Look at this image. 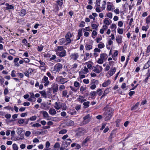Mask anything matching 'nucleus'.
Segmentation results:
<instances>
[{"label": "nucleus", "mask_w": 150, "mask_h": 150, "mask_svg": "<svg viewBox=\"0 0 150 150\" xmlns=\"http://www.w3.org/2000/svg\"><path fill=\"white\" fill-rule=\"evenodd\" d=\"M98 93V95L99 96H100L102 95L103 93V92L102 91V90L101 89L99 88L97 90L96 93Z\"/></svg>", "instance_id": "473e14b6"}, {"label": "nucleus", "mask_w": 150, "mask_h": 150, "mask_svg": "<svg viewBox=\"0 0 150 150\" xmlns=\"http://www.w3.org/2000/svg\"><path fill=\"white\" fill-rule=\"evenodd\" d=\"M112 109L111 108H109L104 112L103 115L105 117V121H108L110 120L112 116Z\"/></svg>", "instance_id": "f257e3e1"}, {"label": "nucleus", "mask_w": 150, "mask_h": 150, "mask_svg": "<svg viewBox=\"0 0 150 150\" xmlns=\"http://www.w3.org/2000/svg\"><path fill=\"white\" fill-rule=\"evenodd\" d=\"M103 59L100 58V59H98V60L97 62L99 64H102L103 62Z\"/></svg>", "instance_id": "bf43d9fd"}, {"label": "nucleus", "mask_w": 150, "mask_h": 150, "mask_svg": "<svg viewBox=\"0 0 150 150\" xmlns=\"http://www.w3.org/2000/svg\"><path fill=\"white\" fill-rule=\"evenodd\" d=\"M41 126V125L40 124L37 123L35 124H34L33 125V127H40Z\"/></svg>", "instance_id": "5fc2aeb1"}, {"label": "nucleus", "mask_w": 150, "mask_h": 150, "mask_svg": "<svg viewBox=\"0 0 150 150\" xmlns=\"http://www.w3.org/2000/svg\"><path fill=\"white\" fill-rule=\"evenodd\" d=\"M84 74H86L88 71V69L86 67H84V69H83L81 71Z\"/></svg>", "instance_id": "7c9ffc66"}, {"label": "nucleus", "mask_w": 150, "mask_h": 150, "mask_svg": "<svg viewBox=\"0 0 150 150\" xmlns=\"http://www.w3.org/2000/svg\"><path fill=\"white\" fill-rule=\"evenodd\" d=\"M146 23L148 24L150 22V15L148 16L146 19Z\"/></svg>", "instance_id": "09e8293b"}, {"label": "nucleus", "mask_w": 150, "mask_h": 150, "mask_svg": "<svg viewBox=\"0 0 150 150\" xmlns=\"http://www.w3.org/2000/svg\"><path fill=\"white\" fill-rule=\"evenodd\" d=\"M116 71V69L114 67L113 69H111V70L109 74L110 76H112L115 73Z\"/></svg>", "instance_id": "6ab92c4d"}, {"label": "nucleus", "mask_w": 150, "mask_h": 150, "mask_svg": "<svg viewBox=\"0 0 150 150\" xmlns=\"http://www.w3.org/2000/svg\"><path fill=\"white\" fill-rule=\"evenodd\" d=\"M47 75L50 78L51 80H53L54 79V77L51 75V74L50 72H47Z\"/></svg>", "instance_id": "c756f323"}, {"label": "nucleus", "mask_w": 150, "mask_h": 150, "mask_svg": "<svg viewBox=\"0 0 150 150\" xmlns=\"http://www.w3.org/2000/svg\"><path fill=\"white\" fill-rule=\"evenodd\" d=\"M25 120L23 119H20L18 121V122L20 125L23 124Z\"/></svg>", "instance_id": "e433bc0d"}, {"label": "nucleus", "mask_w": 150, "mask_h": 150, "mask_svg": "<svg viewBox=\"0 0 150 150\" xmlns=\"http://www.w3.org/2000/svg\"><path fill=\"white\" fill-rule=\"evenodd\" d=\"M60 146V145L59 144V143L58 142H57L54 145V148H59Z\"/></svg>", "instance_id": "6e6d98bb"}, {"label": "nucleus", "mask_w": 150, "mask_h": 150, "mask_svg": "<svg viewBox=\"0 0 150 150\" xmlns=\"http://www.w3.org/2000/svg\"><path fill=\"white\" fill-rule=\"evenodd\" d=\"M82 29L79 30L78 34L77 35L78 38L77 39V40H79L81 37L82 36Z\"/></svg>", "instance_id": "a211bd4d"}, {"label": "nucleus", "mask_w": 150, "mask_h": 150, "mask_svg": "<svg viewBox=\"0 0 150 150\" xmlns=\"http://www.w3.org/2000/svg\"><path fill=\"white\" fill-rule=\"evenodd\" d=\"M110 81L109 80H108L103 84L102 86L104 87H106L109 84H110Z\"/></svg>", "instance_id": "ddd939ff"}, {"label": "nucleus", "mask_w": 150, "mask_h": 150, "mask_svg": "<svg viewBox=\"0 0 150 150\" xmlns=\"http://www.w3.org/2000/svg\"><path fill=\"white\" fill-rule=\"evenodd\" d=\"M65 80V79L62 77V76H61L60 77V79L59 80V82L62 84H64L65 83H66L67 81L64 82Z\"/></svg>", "instance_id": "b1692460"}, {"label": "nucleus", "mask_w": 150, "mask_h": 150, "mask_svg": "<svg viewBox=\"0 0 150 150\" xmlns=\"http://www.w3.org/2000/svg\"><path fill=\"white\" fill-rule=\"evenodd\" d=\"M66 52L65 50H64L60 52L57 53V55L62 57L65 56L66 55Z\"/></svg>", "instance_id": "9d476101"}, {"label": "nucleus", "mask_w": 150, "mask_h": 150, "mask_svg": "<svg viewBox=\"0 0 150 150\" xmlns=\"http://www.w3.org/2000/svg\"><path fill=\"white\" fill-rule=\"evenodd\" d=\"M65 38V40H66V41L67 42V43L66 44V45L69 44L71 43V40L70 39V38Z\"/></svg>", "instance_id": "a18cd8bd"}, {"label": "nucleus", "mask_w": 150, "mask_h": 150, "mask_svg": "<svg viewBox=\"0 0 150 150\" xmlns=\"http://www.w3.org/2000/svg\"><path fill=\"white\" fill-rule=\"evenodd\" d=\"M86 49L87 50H89L92 49V46L91 45L86 44L85 46Z\"/></svg>", "instance_id": "aec40b11"}, {"label": "nucleus", "mask_w": 150, "mask_h": 150, "mask_svg": "<svg viewBox=\"0 0 150 150\" xmlns=\"http://www.w3.org/2000/svg\"><path fill=\"white\" fill-rule=\"evenodd\" d=\"M98 65H96L95 67V69L93 70V71H94V72L97 73H100L99 69H98Z\"/></svg>", "instance_id": "5701e85b"}, {"label": "nucleus", "mask_w": 150, "mask_h": 150, "mask_svg": "<svg viewBox=\"0 0 150 150\" xmlns=\"http://www.w3.org/2000/svg\"><path fill=\"white\" fill-rule=\"evenodd\" d=\"M12 146L14 150H18V148L16 144H13Z\"/></svg>", "instance_id": "4c0bfd02"}, {"label": "nucleus", "mask_w": 150, "mask_h": 150, "mask_svg": "<svg viewBox=\"0 0 150 150\" xmlns=\"http://www.w3.org/2000/svg\"><path fill=\"white\" fill-rule=\"evenodd\" d=\"M98 25H97L96 24H92V27L93 29L97 30V28L98 27Z\"/></svg>", "instance_id": "8fccbe9b"}, {"label": "nucleus", "mask_w": 150, "mask_h": 150, "mask_svg": "<svg viewBox=\"0 0 150 150\" xmlns=\"http://www.w3.org/2000/svg\"><path fill=\"white\" fill-rule=\"evenodd\" d=\"M83 82L86 84H88L89 83V81L88 79H84L83 80Z\"/></svg>", "instance_id": "338daca9"}, {"label": "nucleus", "mask_w": 150, "mask_h": 150, "mask_svg": "<svg viewBox=\"0 0 150 150\" xmlns=\"http://www.w3.org/2000/svg\"><path fill=\"white\" fill-rule=\"evenodd\" d=\"M42 81L45 83L44 86H46L49 84L50 81L48 80V78L46 76H44L42 79Z\"/></svg>", "instance_id": "423d86ee"}, {"label": "nucleus", "mask_w": 150, "mask_h": 150, "mask_svg": "<svg viewBox=\"0 0 150 150\" xmlns=\"http://www.w3.org/2000/svg\"><path fill=\"white\" fill-rule=\"evenodd\" d=\"M86 89V87H83V86H81L80 88V90L81 92H83L85 91Z\"/></svg>", "instance_id": "4d7b16f0"}, {"label": "nucleus", "mask_w": 150, "mask_h": 150, "mask_svg": "<svg viewBox=\"0 0 150 150\" xmlns=\"http://www.w3.org/2000/svg\"><path fill=\"white\" fill-rule=\"evenodd\" d=\"M67 125L69 126H73L74 125V122L72 120H69L67 122Z\"/></svg>", "instance_id": "f3484780"}, {"label": "nucleus", "mask_w": 150, "mask_h": 150, "mask_svg": "<svg viewBox=\"0 0 150 150\" xmlns=\"http://www.w3.org/2000/svg\"><path fill=\"white\" fill-rule=\"evenodd\" d=\"M100 0H97L96 1V6H100Z\"/></svg>", "instance_id": "13d9d810"}, {"label": "nucleus", "mask_w": 150, "mask_h": 150, "mask_svg": "<svg viewBox=\"0 0 150 150\" xmlns=\"http://www.w3.org/2000/svg\"><path fill=\"white\" fill-rule=\"evenodd\" d=\"M107 17L110 18H112V13H107Z\"/></svg>", "instance_id": "774afa93"}, {"label": "nucleus", "mask_w": 150, "mask_h": 150, "mask_svg": "<svg viewBox=\"0 0 150 150\" xmlns=\"http://www.w3.org/2000/svg\"><path fill=\"white\" fill-rule=\"evenodd\" d=\"M37 117L36 116H32L30 118H29V120L31 121H34L36 119Z\"/></svg>", "instance_id": "de8ad7c7"}, {"label": "nucleus", "mask_w": 150, "mask_h": 150, "mask_svg": "<svg viewBox=\"0 0 150 150\" xmlns=\"http://www.w3.org/2000/svg\"><path fill=\"white\" fill-rule=\"evenodd\" d=\"M109 92V89L108 88L106 89L104 91L103 94L102 95L101 97V98L104 97L106 96Z\"/></svg>", "instance_id": "4468645a"}, {"label": "nucleus", "mask_w": 150, "mask_h": 150, "mask_svg": "<svg viewBox=\"0 0 150 150\" xmlns=\"http://www.w3.org/2000/svg\"><path fill=\"white\" fill-rule=\"evenodd\" d=\"M67 132V130L65 129H63L59 131V134H63L66 133Z\"/></svg>", "instance_id": "c9c22d12"}, {"label": "nucleus", "mask_w": 150, "mask_h": 150, "mask_svg": "<svg viewBox=\"0 0 150 150\" xmlns=\"http://www.w3.org/2000/svg\"><path fill=\"white\" fill-rule=\"evenodd\" d=\"M23 131V129L21 128H18L17 129L16 132L19 135H21Z\"/></svg>", "instance_id": "dca6fc26"}, {"label": "nucleus", "mask_w": 150, "mask_h": 150, "mask_svg": "<svg viewBox=\"0 0 150 150\" xmlns=\"http://www.w3.org/2000/svg\"><path fill=\"white\" fill-rule=\"evenodd\" d=\"M104 23L106 25H109L110 24V22L108 18H106L104 21Z\"/></svg>", "instance_id": "2f4dec72"}, {"label": "nucleus", "mask_w": 150, "mask_h": 150, "mask_svg": "<svg viewBox=\"0 0 150 150\" xmlns=\"http://www.w3.org/2000/svg\"><path fill=\"white\" fill-rule=\"evenodd\" d=\"M74 86L76 87L79 88L80 86V83L77 81H75L74 83Z\"/></svg>", "instance_id": "49530a36"}, {"label": "nucleus", "mask_w": 150, "mask_h": 150, "mask_svg": "<svg viewBox=\"0 0 150 150\" xmlns=\"http://www.w3.org/2000/svg\"><path fill=\"white\" fill-rule=\"evenodd\" d=\"M47 107L48 108L49 107L45 103H41V108L42 109H44L45 108Z\"/></svg>", "instance_id": "393cba45"}, {"label": "nucleus", "mask_w": 150, "mask_h": 150, "mask_svg": "<svg viewBox=\"0 0 150 150\" xmlns=\"http://www.w3.org/2000/svg\"><path fill=\"white\" fill-rule=\"evenodd\" d=\"M116 41L118 43H121L122 38L120 36H117L116 38Z\"/></svg>", "instance_id": "2eb2a0df"}, {"label": "nucleus", "mask_w": 150, "mask_h": 150, "mask_svg": "<svg viewBox=\"0 0 150 150\" xmlns=\"http://www.w3.org/2000/svg\"><path fill=\"white\" fill-rule=\"evenodd\" d=\"M45 133V132L43 130H42L40 132L39 131H38L35 132V134H43Z\"/></svg>", "instance_id": "a19ab883"}, {"label": "nucleus", "mask_w": 150, "mask_h": 150, "mask_svg": "<svg viewBox=\"0 0 150 150\" xmlns=\"http://www.w3.org/2000/svg\"><path fill=\"white\" fill-rule=\"evenodd\" d=\"M79 57V55L78 53H73L70 56L71 59L75 60H76Z\"/></svg>", "instance_id": "0eeeda50"}, {"label": "nucleus", "mask_w": 150, "mask_h": 150, "mask_svg": "<svg viewBox=\"0 0 150 150\" xmlns=\"http://www.w3.org/2000/svg\"><path fill=\"white\" fill-rule=\"evenodd\" d=\"M49 112L50 114L52 115H54L57 113L55 110L52 108H51L50 109Z\"/></svg>", "instance_id": "1a4fd4ad"}, {"label": "nucleus", "mask_w": 150, "mask_h": 150, "mask_svg": "<svg viewBox=\"0 0 150 150\" xmlns=\"http://www.w3.org/2000/svg\"><path fill=\"white\" fill-rule=\"evenodd\" d=\"M14 6L12 5H8V6L6 7V9L8 10V9H14Z\"/></svg>", "instance_id": "f704fd0d"}, {"label": "nucleus", "mask_w": 150, "mask_h": 150, "mask_svg": "<svg viewBox=\"0 0 150 150\" xmlns=\"http://www.w3.org/2000/svg\"><path fill=\"white\" fill-rule=\"evenodd\" d=\"M149 28V27L148 26H143L142 27V30H145L146 31Z\"/></svg>", "instance_id": "3c124183"}, {"label": "nucleus", "mask_w": 150, "mask_h": 150, "mask_svg": "<svg viewBox=\"0 0 150 150\" xmlns=\"http://www.w3.org/2000/svg\"><path fill=\"white\" fill-rule=\"evenodd\" d=\"M26 13V11L24 9H22L21 10L20 15L21 16H23Z\"/></svg>", "instance_id": "cd10ccee"}, {"label": "nucleus", "mask_w": 150, "mask_h": 150, "mask_svg": "<svg viewBox=\"0 0 150 150\" xmlns=\"http://www.w3.org/2000/svg\"><path fill=\"white\" fill-rule=\"evenodd\" d=\"M17 75L20 77L21 78H22L24 76V74L21 73H17Z\"/></svg>", "instance_id": "e2e57ef3"}, {"label": "nucleus", "mask_w": 150, "mask_h": 150, "mask_svg": "<svg viewBox=\"0 0 150 150\" xmlns=\"http://www.w3.org/2000/svg\"><path fill=\"white\" fill-rule=\"evenodd\" d=\"M9 52L10 54L14 55L15 54L16 52L14 50L11 49L9 50Z\"/></svg>", "instance_id": "37998d69"}, {"label": "nucleus", "mask_w": 150, "mask_h": 150, "mask_svg": "<svg viewBox=\"0 0 150 150\" xmlns=\"http://www.w3.org/2000/svg\"><path fill=\"white\" fill-rule=\"evenodd\" d=\"M62 68V65L59 64L58 65H55L54 66V69H57V70H59Z\"/></svg>", "instance_id": "a878e982"}, {"label": "nucleus", "mask_w": 150, "mask_h": 150, "mask_svg": "<svg viewBox=\"0 0 150 150\" xmlns=\"http://www.w3.org/2000/svg\"><path fill=\"white\" fill-rule=\"evenodd\" d=\"M100 57L103 60H105L108 58V56L106 54L103 53L100 54Z\"/></svg>", "instance_id": "f8f14e48"}, {"label": "nucleus", "mask_w": 150, "mask_h": 150, "mask_svg": "<svg viewBox=\"0 0 150 150\" xmlns=\"http://www.w3.org/2000/svg\"><path fill=\"white\" fill-rule=\"evenodd\" d=\"M67 141L65 142L68 145H69L71 142V141L70 139H68L67 140Z\"/></svg>", "instance_id": "864d4df0"}, {"label": "nucleus", "mask_w": 150, "mask_h": 150, "mask_svg": "<svg viewBox=\"0 0 150 150\" xmlns=\"http://www.w3.org/2000/svg\"><path fill=\"white\" fill-rule=\"evenodd\" d=\"M42 114L44 117L46 118L48 117V114L46 111H42Z\"/></svg>", "instance_id": "bb28decb"}, {"label": "nucleus", "mask_w": 150, "mask_h": 150, "mask_svg": "<svg viewBox=\"0 0 150 150\" xmlns=\"http://www.w3.org/2000/svg\"><path fill=\"white\" fill-rule=\"evenodd\" d=\"M110 28L111 29H112L114 28L115 29L116 28V26L115 24H112L110 26Z\"/></svg>", "instance_id": "680f3d73"}, {"label": "nucleus", "mask_w": 150, "mask_h": 150, "mask_svg": "<svg viewBox=\"0 0 150 150\" xmlns=\"http://www.w3.org/2000/svg\"><path fill=\"white\" fill-rule=\"evenodd\" d=\"M89 119H90V115L88 114L83 117V120L81 123V125H85L88 123L90 121Z\"/></svg>", "instance_id": "f03ea898"}, {"label": "nucleus", "mask_w": 150, "mask_h": 150, "mask_svg": "<svg viewBox=\"0 0 150 150\" xmlns=\"http://www.w3.org/2000/svg\"><path fill=\"white\" fill-rule=\"evenodd\" d=\"M87 132V130L84 129L79 128L76 134L77 136H80L83 135L84 133Z\"/></svg>", "instance_id": "20e7f679"}, {"label": "nucleus", "mask_w": 150, "mask_h": 150, "mask_svg": "<svg viewBox=\"0 0 150 150\" xmlns=\"http://www.w3.org/2000/svg\"><path fill=\"white\" fill-rule=\"evenodd\" d=\"M59 41L60 45H62L66 42V40L64 38H62L59 40Z\"/></svg>", "instance_id": "c85d7f7f"}, {"label": "nucleus", "mask_w": 150, "mask_h": 150, "mask_svg": "<svg viewBox=\"0 0 150 150\" xmlns=\"http://www.w3.org/2000/svg\"><path fill=\"white\" fill-rule=\"evenodd\" d=\"M150 66V57L149 60L144 65L143 69H146L148 68Z\"/></svg>", "instance_id": "9b49d317"}, {"label": "nucleus", "mask_w": 150, "mask_h": 150, "mask_svg": "<svg viewBox=\"0 0 150 150\" xmlns=\"http://www.w3.org/2000/svg\"><path fill=\"white\" fill-rule=\"evenodd\" d=\"M39 93L42 95V96H43L44 97L46 98V93L45 91H40Z\"/></svg>", "instance_id": "72a5a7b5"}, {"label": "nucleus", "mask_w": 150, "mask_h": 150, "mask_svg": "<svg viewBox=\"0 0 150 150\" xmlns=\"http://www.w3.org/2000/svg\"><path fill=\"white\" fill-rule=\"evenodd\" d=\"M90 103V102L87 101L86 102H85L83 103V105H84L83 108H88L89 106V104Z\"/></svg>", "instance_id": "412c9836"}, {"label": "nucleus", "mask_w": 150, "mask_h": 150, "mask_svg": "<svg viewBox=\"0 0 150 150\" xmlns=\"http://www.w3.org/2000/svg\"><path fill=\"white\" fill-rule=\"evenodd\" d=\"M30 97L33 99L34 101H35L36 99L35 98V96H34V93H30Z\"/></svg>", "instance_id": "c03bdc74"}, {"label": "nucleus", "mask_w": 150, "mask_h": 150, "mask_svg": "<svg viewBox=\"0 0 150 150\" xmlns=\"http://www.w3.org/2000/svg\"><path fill=\"white\" fill-rule=\"evenodd\" d=\"M117 32L119 34H122L123 33V30L122 28H118L117 29Z\"/></svg>", "instance_id": "ea45409f"}, {"label": "nucleus", "mask_w": 150, "mask_h": 150, "mask_svg": "<svg viewBox=\"0 0 150 150\" xmlns=\"http://www.w3.org/2000/svg\"><path fill=\"white\" fill-rule=\"evenodd\" d=\"M97 33L96 30H93L92 33V35L93 38H94L93 36H96L97 35Z\"/></svg>", "instance_id": "603ef678"}, {"label": "nucleus", "mask_w": 150, "mask_h": 150, "mask_svg": "<svg viewBox=\"0 0 150 150\" xmlns=\"http://www.w3.org/2000/svg\"><path fill=\"white\" fill-rule=\"evenodd\" d=\"M98 47L99 48H102L104 47V45L103 43L102 44H99L98 45Z\"/></svg>", "instance_id": "0e129e2a"}, {"label": "nucleus", "mask_w": 150, "mask_h": 150, "mask_svg": "<svg viewBox=\"0 0 150 150\" xmlns=\"http://www.w3.org/2000/svg\"><path fill=\"white\" fill-rule=\"evenodd\" d=\"M65 105L64 103L56 102L54 108L57 110H59L61 108L62 106H65Z\"/></svg>", "instance_id": "39448f33"}, {"label": "nucleus", "mask_w": 150, "mask_h": 150, "mask_svg": "<svg viewBox=\"0 0 150 150\" xmlns=\"http://www.w3.org/2000/svg\"><path fill=\"white\" fill-rule=\"evenodd\" d=\"M68 146V145L65 142H63L62 144V146L65 148Z\"/></svg>", "instance_id": "052dcab7"}, {"label": "nucleus", "mask_w": 150, "mask_h": 150, "mask_svg": "<svg viewBox=\"0 0 150 150\" xmlns=\"http://www.w3.org/2000/svg\"><path fill=\"white\" fill-rule=\"evenodd\" d=\"M90 95L92 96H96V92L95 91H93L90 93Z\"/></svg>", "instance_id": "69168bd1"}, {"label": "nucleus", "mask_w": 150, "mask_h": 150, "mask_svg": "<svg viewBox=\"0 0 150 150\" xmlns=\"http://www.w3.org/2000/svg\"><path fill=\"white\" fill-rule=\"evenodd\" d=\"M53 86L52 87V90L53 93H55L57 92L58 90V85L57 84H53Z\"/></svg>", "instance_id": "6e6552de"}, {"label": "nucleus", "mask_w": 150, "mask_h": 150, "mask_svg": "<svg viewBox=\"0 0 150 150\" xmlns=\"http://www.w3.org/2000/svg\"><path fill=\"white\" fill-rule=\"evenodd\" d=\"M72 35L70 32H69L66 35L65 37L70 38H71L72 37Z\"/></svg>", "instance_id": "58836bf2"}, {"label": "nucleus", "mask_w": 150, "mask_h": 150, "mask_svg": "<svg viewBox=\"0 0 150 150\" xmlns=\"http://www.w3.org/2000/svg\"><path fill=\"white\" fill-rule=\"evenodd\" d=\"M116 131L115 130H112L111 132L110 135L108 139V140L110 142H112V139L116 137Z\"/></svg>", "instance_id": "7ed1b4c3"}, {"label": "nucleus", "mask_w": 150, "mask_h": 150, "mask_svg": "<svg viewBox=\"0 0 150 150\" xmlns=\"http://www.w3.org/2000/svg\"><path fill=\"white\" fill-rule=\"evenodd\" d=\"M67 91L64 90L62 92V97H65L67 96Z\"/></svg>", "instance_id": "79ce46f5"}, {"label": "nucleus", "mask_w": 150, "mask_h": 150, "mask_svg": "<svg viewBox=\"0 0 150 150\" xmlns=\"http://www.w3.org/2000/svg\"><path fill=\"white\" fill-rule=\"evenodd\" d=\"M139 105V103L138 102L137 103L134 105L132 108L131 110H136L138 107Z\"/></svg>", "instance_id": "4be33fe9"}]
</instances>
